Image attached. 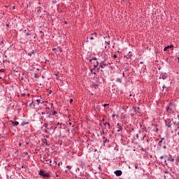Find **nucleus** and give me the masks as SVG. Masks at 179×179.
Instances as JSON below:
<instances>
[{
  "label": "nucleus",
  "mask_w": 179,
  "mask_h": 179,
  "mask_svg": "<svg viewBox=\"0 0 179 179\" xmlns=\"http://www.w3.org/2000/svg\"><path fill=\"white\" fill-rule=\"evenodd\" d=\"M106 66H108V62L103 61L100 63V67L102 68V69H104Z\"/></svg>",
  "instance_id": "obj_1"
},
{
  "label": "nucleus",
  "mask_w": 179,
  "mask_h": 179,
  "mask_svg": "<svg viewBox=\"0 0 179 179\" xmlns=\"http://www.w3.org/2000/svg\"><path fill=\"white\" fill-rule=\"evenodd\" d=\"M39 175L42 176V177H46L47 178H48V177H50V174L44 172V171H40Z\"/></svg>",
  "instance_id": "obj_2"
},
{
  "label": "nucleus",
  "mask_w": 179,
  "mask_h": 179,
  "mask_svg": "<svg viewBox=\"0 0 179 179\" xmlns=\"http://www.w3.org/2000/svg\"><path fill=\"white\" fill-rule=\"evenodd\" d=\"M115 176H117V177H120V176H122V171L117 170L115 171Z\"/></svg>",
  "instance_id": "obj_3"
},
{
  "label": "nucleus",
  "mask_w": 179,
  "mask_h": 179,
  "mask_svg": "<svg viewBox=\"0 0 179 179\" xmlns=\"http://www.w3.org/2000/svg\"><path fill=\"white\" fill-rule=\"evenodd\" d=\"M170 48H173V45H168L166 47H165L164 48V51H167V50L170 49Z\"/></svg>",
  "instance_id": "obj_4"
},
{
  "label": "nucleus",
  "mask_w": 179,
  "mask_h": 179,
  "mask_svg": "<svg viewBox=\"0 0 179 179\" xmlns=\"http://www.w3.org/2000/svg\"><path fill=\"white\" fill-rule=\"evenodd\" d=\"M117 132H120V131H122V127L120 126V123H117Z\"/></svg>",
  "instance_id": "obj_5"
},
{
  "label": "nucleus",
  "mask_w": 179,
  "mask_h": 179,
  "mask_svg": "<svg viewBox=\"0 0 179 179\" xmlns=\"http://www.w3.org/2000/svg\"><path fill=\"white\" fill-rule=\"evenodd\" d=\"M12 124H13V125H15V127H17V125H19V122H13L11 121Z\"/></svg>",
  "instance_id": "obj_6"
},
{
  "label": "nucleus",
  "mask_w": 179,
  "mask_h": 179,
  "mask_svg": "<svg viewBox=\"0 0 179 179\" xmlns=\"http://www.w3.org/2000/svg\"><path fill=\"white\" fill-rule=\"evenodd\" d=\"M168 160L169 162H171L172 163H174V158L171 157V158H169Z\"/></svg>",
  "instance_id": "obj_7"
},
{
  "label": "nucleus",
  "mask_w": 179,
  "mask_h": 179,
  "mask_svg": "<svg viewBox=\"0 0 179 179\" xmlns=\"http://www.w3.org/2000/svg\"><path fill=\"white\" fill-rule=\"evenodd\" d=\"M50 166H57V162L53 161L52 164H50Z\"/></svg>",
  "instance_id": "obj_8"
},
{
  "label": "nucleus",
  "mask_w": 179,
  "mask_h": 179,
  "mask_svg": "<svg viewBox=\"0 0 179 179\" xmlns=\"http://www.w3.org/2000/svg\"><path fill=\"white\" fill-rule=\"evenodd\" d=\"M116 82H117V83H122V81L120 78H117Z\"/></svg>",
  "instance_id": "obj_9"
},
{
  "label": "nucleus",
  "mask_w": 179,
  "mask_h": 179,
  "mask_svg": "<svg viewBox=\"0 0 179 179\" xmlns=\"http://www.w3.org/2000/svg\"><path fill=\"white\" fill-rule=\"evenodd\" d=\"M167 111H171V108L169 106L166 107Z\"/></svg>",
  "instance_id": "obj_10"
},
{
  "label": "nucleus",
  "mask_w": 179,
  "mask_h": 179,
  "mask_svg": "<svg viewBox=\"0 0 179 179\" xmlns=\"http://www.w3.org/2000/svg\"><path fill=\"white\" fill-rule=\"evenodd\" d=\"M104 125H107L108 127H110V123L109 122H105Z\"/></svg>",
  "instance_id": "obj_11"
},
{
  "label": "nucleus",
  "mask_w": 179,
  "mask_h": 179,
  "mask_svg": "<svg viewBox=\"0 0 179 179\" xmlns=\"http://www.w3.org/2000/svg\"><path fill=\"white\" fill-rule=\"evenodd\" d=\"M43 127H45V128H47V127H48V123H44Z\"/></svg>",
  "instance_id": "obj_12"
},
{
  "label": "nucleus",
  "mask_w": 179,
  "mask_h": 179,
  "mask_svg": "<svg viewBox=\"0 0 179 179\" xmlns=\"http://www.w3.org/2000/svg\"><path fill=\"white\" fill-rule=\"evenodd\" d=\"M93 59L94 61H97V58H96V57H93L92 59H90V61L92 62V61H93Z\"/></svg>",
  "instance_id": "obj_13"
},
{
  "label": "nucleus",
  "mask_w": 179,
  "mask_h": 179,
  "mask_svg": "<svg viewBox=\"0 0 179 179\" xmlns=\"http://www.w3.org/2000/svg\"><path fill=\"white\" fill-rule=\"evenodd\" d=\"M31 34H30V33H29V32H27V34H26V36H31Z\"/></svg>",
  "instance_id": "obj_14"
},
{
  "label": "nucleus",
  "mask_w": 179,
  "mask_h": 179,
  "mask_svg": "<svg viewBox=\"0 0 179 179\" xmlns=\"http://www.w3.org/2000/svg\"><path fill=\"white\" fill-rule=\"evenodd\" d=\"M57 50H60V52H62V49H61V48L57 47Z\"/></svg>",
  "instance_id": "obj_15"
},
{
  "label": "nucleus",
  "mask_w": 179,
  "mask_h": 179,
  "mask_svg": "<svg viewBox=\"0 0 179 179\" xmlns=\"http://www.w3.org/2000/svg\"><path fill=\"white\" fill-rule=\"evenodd\" d=\"M139 110H141V108L138 107L136 109V111H138V113H139Z\"/></svg>",
  "instance_id": "obj_16"
},
{
  "label": "nucleus",
  "mask_w": 179,
  "mask_h": 179,
  "mask_svg": "<svg viewBox=\"0 0 179 179\" xmlns=\"http://www.w3.org/2000/svg\"><path fill=\"white\" fill-rule=\"evenodd\" d=\"M36 101H37V103H37L38 105L40 104V101H41L40 99H36Z\"/></svg>",
  "instance_id": "obj_17"
},
{
  "label": "nucleus",
  "mask_w": 179,
  "mask_h": 179,
  "mask_svg": "<svg viewBox=\"0 0 179 179\" xmlns=\"http://www.w3.org/2000/svg\"><path fill=\"white\" fill-rule=\"evenodd\" d=\"M57 113V111H54V112L52 113V115H55Z\"/></svg>",
  "instance_id": "obj_18"
},
{
  "label": "nucleus",
  "mask_w": 179,
  "mask_h": 179,
  "mask_svg": "<svg viewBox=\"0 0 179 179\" xmlns=\"http://www.w3.org/2000/svg\"><path fill=\"white\" fill-rule=\"evenodd\" d=\"M70 103H71V104H72V103H73V99H70Z\"/></svg>",
  "instance_id": "obj_19"
},
{
  "label": "nucleus",
  "mask_w": 179,
  "mask_h": 179,
  "mask_svg": "<svg viewBox=\"0 0 179 179\" xmlns=\"http://www.w3.org/2000/svg\"><path fill=\"white\" fill-rule=\"evenodd\" d=\"M166 127H168V128H171V124H166Z\"/></svg>",
  "instance_id": "obj_20"
},
{
  "label": "nucleus",
  "mask_w": 179,
  "mask_h": 179,
  "mask_svg": "<svg viewBox=\"0 0 179 179\" xmlns=\"http://www.w3.org/2000/svg\"><path fill=\"white\" fill-rule=\"evenodd\" d=\"M90 40H94V37H93V36L90 37Z\"/></svg>",
  "instance_id": "obj_21"
},
{
  "label": "nucleus",
  "mask_w": 179,
  "mask_h": 179,
  "mask_svg": "<svg viewBox=\"0 0 179 179\" xmlns=\"http://www.w3.org/2000/svg\"><path fill=\"white\" fill-rule=\"evenodd\" d=\"M107 106H109V104L105 103V104L103 105V107H107Z\"/></svg>",
  "instance_id": "obj_22"
},
{
  "label": "nucleus",
  "mask_w": 179,
  "mask_h": 179,
  "mask_svg": "<svg viewBox=\"0 0 179 179\" xmlns=\"http://www.w3.org/2000/svg\"><path fill=\"white\" fill-rule=\"evenodd\" d=\"M66 168L69 169V170H71V166H67Z\"/></svg>",
  "instance_id": "obj_23"
},
{
  "label": "nucleus",
  "mask_w": 179,
  "mask_h": 179,
  "mask_svg": "<svg viewBox=\"0 0 179 179\" xmlns=\"http://www.w3.org/2000/svg\"><path fill=\"white\" fill-rule=\"evenodd\" d=\"M97 65H99V63H97L96 65V64L94 65V68H97Z\"/></svg>",
  "instance_id": "obj_24"
},
{
  "label": "nucleus",
  "mask_w": 179,
  "mask_h": 179,
  "mask_svg": "<svg viewBox=\"0 0 179 179\" xmlns=\"http://www.w3.org/2000/svg\"><path fill=\"white\" fill-rule=\"evenodd\" d=\"M163 159H164V157L161 156V157H160V159H161V160H163Z\"/></svg>",
  "instance_id": "obj_25"
},
{
  "label": "nucleus",
  "mask_w": 179,
  "mask_h": 179,
  "mask_svg": "<svg viewBox=\"0 0 179 179\" xmlns=\"http://www.w3.org/2000/svg\"><path fill=\"white\" fill-rule=\"evenodd\" d=\"M76 171H80V169L79 168H77V169H76Z\"/></svg>",
  "instance_id": "obj_26"
},
{
  "label": "nucleus",
  "mask_w": 179,
  "mask_h": 179,
  "mask_svg": "<svg viewBox=\"0 0 179 179\" xmlns=\"http://www.w3.org/2000/svg\"><path fill=\"white\" fill-rule=\"evenodd\" d=\"M0 72H5V70L2 69L0 70Z\"/></svg>",
  "instance_id": "obj_27"
},
{
  "label": "nucleus",
  "mask_w": 179,
  "mask_h": 179,
  "mask_svg": "<svg viewBox=\"0 0 179 179\" xmlns=\"http://www.w3.org/2000/svg\"><path fill=\"white\" fill-rule=\"evenodd\" d=\"M135 169H138V164H136V165H135Z\"/></svg>",
  "instance_id": "obj_28"
},
{
  "label": "nucleus",
  "mask_w": 179,
  "mask_h": 179,
  "mask_svg": "<svg viewBox=\"0 0 179 179\" xmlns=\"http://www.w3.org/2000/svg\"><path fill=\"white\" fill-rule=\"evenodd\" d=\"M122 77H123V78H125V73H122Z\"/></svg>",
  "instance_id": "obj_29"
},
{
  "label": "nucleus",
  "mask_w": 179,
  "mask_h": 179,
  "mask_svg": "<svg viewBox=\"0 0 179 179\" xmlns=\"http://www.w3.org/2000/svg\"><path fill=\"white\" fill-rule=\"evenodd\" d=\"M159 144H160V143H163V141H162V140L159 141Z\"/></svg>",
  "instance_id": "obj_30"
},
{
  "label": "nucleus",
  "mask_w": 179,
  "mask_h": 179,
  "mask_svg": "<svg viewBox=\"0 0 179 179\" xmlns=\"http://www.w3.org/2000/svg\"><path fill=\"white\" fill-rule=\"evenodd\" d=\"M113 58H117V55H113Z\"/></svg>",
  "instance_id": "obj_31"
},
{
  "label": "nucleus",
  "mask_w": 179,
  "mask_h": 179,
  "mask_svg": "<svg viewBox=\"0 0 179 179\" xmlns=\"http://www.w3.org/2000/svg\"><path fill=\"white\" fill-rule=\"evenodd\" d=\"M136 136L137 138H139V134H136Z\"/></svg>",
  "instance_id": "obj_32"
},
{
  "label": "nucleus",
  "mask_w": 179,
  "mask_h": 179,
  "mask_svg": "<svg viewBox=\"0 0 179 179\" xmlns=\"http://www.w3.org/2000/svg\"><path fill=\"white\" fill-rule=\"evenodd\" d=\"M44 114H45V113H44V112H42V113H41V115H44Z\"/></svg>",
  "instance_id": "obj_33"
},
{
  "label": "nucleus",
  "mask_w": 179,
  "mask_h": 179,
  "mask_svg": "<svg viewBox=\"0 0 179 179\" xmlns=\"http://www.w3.org/2000/svg\"><path fill=\"white\" fill-rule=\"evenodd\" d=\"M22 96H26V94H22Z\"/></svg>",
  "instance_id": "obj_34"
},
{
  "label": "nucleus",
  "mask_w": 179,
  "mask_h": 179,
  "mask_svg": "<svg viewBox=\"0 0 179 179\" xmlns=\"http://www.w3.org/2000/svg\"><path fill=\"white\" fill-rule=\"evenodd\" d=\"M108 65H111V63H110V62H108Z\"/></svg>",
  "instance_id": "obj_35"
},
{
  "label": "nucleus",
  "mask_w": 179,
  "mask_h": 179,
  "mask_svg": "<svg viewBox=\"0 0 179 179\" xmlns=\"http://www.w3.org/2000/svg\"><path fill=\"white\" fill-rule=\"evenodd\" d=\"M93 71H94V69H91V72H92V73H93Z\"/></svg>",
  "instance_id": "obj_36"
},
{
  "label": "nucleus",
  "mask_w": 179,
  "mask_h": 179,
  "mask_svg": "<svg viewBox=\"0 0 179 179\" xmlns=\"http://www.w3.org/2000/svg\"><path fill=\"white\" fill-rule=\"evenodd\" d=\"M164 163H165V164H167V161L165 160Z\"/></svg>",
  "instance_id": "obj_37"
},
{
  "label": "nucleus",
  "mask_w": 179,
  "mask_h": 179,
  "mask_svg": "<svg viewBox=\"0 0 179 179\" xmlns=\"http://www.w3.org/2000/svg\"><path fill=\"white\" fill-rule=\"evenodd\" d=\"M159 131V129H156V132H157Z\"/></svg>",
  "instance_id": "obj_38"
},
{
  "label": "nucleus",
  "mask_w": 179,
  "mask_h": 179,
  "mask_svg": "<svg viewBox=\"0 0 179 179\" xmlns=\"http://www.w3.org/2000/svg\"><path fill=\"white\" fill-rule=\"evenodd\" d=\"M50 163H52V160L50 159Z\"/></svg>",
  "instance_id": "obj_39"
},
{
  "label": "nucleus",
  "mask_w": 179,
  "mask_h": 179,
  "mask_svg": "<svg viewBox=\"0 0 179 179\" xmlns=\"http://www.w3.org/2000/svg\"><path fill=\"white\" fill-rule=\"evenodd\" d=\"M58 166H61V163L59 162Z\"/></svg>",
  "instance_id": "obj_40"
},
{
  "label": "nucleus",
  "mask_w": 179,
  "mask_h": 179,
  "mask_svg": "<svg viewBox=\"0 0 179 179\" xmlns=\"http://www.w3.org/2000/svg\"><path fill=\"white\" fill-rule=\"evenodd\" d=\"M31 104H33V102H31V103L29 104V106H31Z\"/></svg>",
  "instance_id": "obj_41"
},
{
  "label": "nucleus",
  "mask_w": 179,
  "mask_h": 179,
  "mask_svg": "<svg viewBox=\"0 0 179 179\" xmlns=\"http://www.w3.org/2000/svg\"><path fill=\"white\" fill-rule=\"evenodd\" d=\"M161 141H164V138H162V140H161Z\"/></svg>",
  "instance_id": "obj_42"
},
{
  "label": "nucleus",
  "mask_w": 179,
  "mask_h": 179,
  "mask_svg": "<svg viewBox=\"0 0 179 179\" xmlns=\"http://www.w3.org/2000/svg\"><path fill=\"white\" fill-rule=\"evenodd\" d=\"M113 117H115V115H113Z\"/></svg>",
  "instance_id": "obj_43"
},
{
  "label": "nucleus",
  "mask_w": 179,
  "mask_h": 179,
  "mask_svg": "<svg viewBox=\"0 0 179 179\" xmlns=\"http://www.w3.org/2000/svg\"><path fill=\"white\" fill-rule=\"evenodd\" d=\"M36 76H37V74H35V78H36Z\"/></svg>",
  "instance_id": "obj_44"
},
{
  "label": "nucleus",
  "mask_w": 179,
  "mask_h": 179,
  "mask_svg": "<svg viewBox=\"0 0 179 179\" xmlns=\"http://www.w3.org/2000/svg\"><path fill=\"white\" fill-rule=\"evenodd\" d=\"M57 125H59V122L57 123Z\"/></svg>",
  "instance_id": "obj_45"
},
{
  "label": "nucleus",
  "mask_w": 179,
  "mask_h": 179,
  "mask_svg": "<svg viewBox=\"0 0 179 179\" xmlns=\"http://www.w3.org/2000/svg\"><path fill=\"white\" fill-rule=\"evenodd\" d=\"M164 149H166V146L164 147Z\"/></svg>",
  "instance_id": "obj_46"
},
{
  "label": "nucleus",
  "mask_w": 179,
  "mask_h": 179,
  "mask_svg": "<svg viewBox=\"0 0 179 179\" xmlns=\"http://www.w3.org/2000/svg\"><path fill=\"white\" fill-rule=\"evenodd\" d=\"M52 91H51L50 92V94H51V92H52Z\"/></svg>",
  "instance_id": "obj_47"
},
{
  "label": "nucleus",
  "mask_w": 179,
  "mask_h": 179,
  "mask_svg": "<svg viewBox=\"0 0 179 179\" xmlns=\"http://www.w3.org/2000/svg\"><path fill=\"white\" fill-rule=\"evenodd\" d=\"M44 103V101H42V104Z\"/></svg>",
  "instance_id": "obj_48"
},
{
  "label": "nucleus",
  "mask_w": 179,
  "mask_h": 179,
  "mask_svg": "<svg viewBox=\"0 0 179 179\" xmlns=\"http://www.w3.org/2000/svg\"><path fill=\"white\" fill-rule=\"evenodd\" d=\"M13 9H15V6H13Z\"/></svg>",
  "instance_id": "obj_49"
},
{
  "label": "nucleus",
  "mask_w": 179,
  "mask_h": 179,
  "mask_svg": "<svg viewBox=\"0 0 179 179\" xmlns=\"http://www.w3.org/2000/svg\"><path fill=\"white\" fill-rule=\"evenodd\" d=\"M163 89H164V85L163 86Z\"/></svg>",
  "instance_id": "obj_50"
},
{
  "label": "nucleus",
  "mask_w": 179,
  "mask_h": 179,
  "mask_svg": "<svg viewBox=\"0 0 179 179\" xmlns=\"http://www.w3.org/2000/svg\"><path fill=\"white\" fill-rule=\"evenodd\" d=\"M66 23H67V22H65V24H66Z\"/></svg>",
  "instance_id": "obj_51"
},
{
  "label": "nucleus",
  "mask_w": 179,
  "mask_h": 179,
  "mask_svg": "<svg viewBox=\"0 0 179 179\" xmlns=\"http://www.w3.org/2000/svg\"><path fill=\"white\" fill-rule=\"evenodd\" d=\"M139 134H141V131H139Z\"/></svg>",
  "instance_id": "obj_52"
},
{
  "label": "nucleus",
  "mask_w": 179,
  "mask_h": 179,
  "mask_svg": "<svg viewBox=\"0 0 179 179\" xmlns=\"http://www.w3.org/2000/svg\"><path fill=\"white\" fill-rule=\"evenodd\" d=\"M96 34L95 33L94 35L96 36Z\"/></svg>",
  "instance_id": "obj_53"
},
{
  "label": "nucleus",
  "mask_w": 179,
  "mask_h": 179,
  "mask_svg": "<svg viewBox=\"0 0 179 179\" xmlns=\"http://www.w3.org/2000/svg\"><path fill=\"white\" fill-rule=\"evenodd\" d=\"M55 50V49H53V51Z\"/></svg>",
  "instance_id": "obj_54"
},
{
  "label": "nucleus",
  "mask_w": 179,
  "mask_h": 179,
  "mask_svg": "<svg viewBox=\"0 0 179 179\" xmlns=\"http://www.w3.org/2000/svg\"><path fill=\"white\" fill-rule=\"evenodd\" d=\"M178 61H179V57L178 58Z\"/></svg>",
  "instance_id": "obj_55"
},
{
  "label": "nucleus",
  "mask_w": 179,
  "mask_h": 179,
  "mask_svg": "<svg viewBox=\"0 0 179 179\" xmlns=\"http://www.w3.org/2000/svg\"><path fill=\"white\" fill-rule=\"evenodd\" d=\"M178 135H179V132L178 133Z\"/></svg>",
  "instance_id": "obj_56"
},
{
  "label": "nucleus",
  "mask_w": 179,
  "mask_h": 179,
  "mask_svg": "<svg viewBox=\"0 0 179 179\" xmlns=\"http://www.w3.org/2000/svg\"><path fill=\"white\" fill-rule=\"evenodd\" d=\"M46 145H48V144L47 143V142H46Z\"/></svg>",
  "instance_id": "obj_57"
},
{
  "label": "nucleus",
  "mask_w": 179,
  "mask_h": 179,
  "mask_svg": "<svg viewBox=\"0 0 179 179\" xmlns=\"http://www.w3.org/2000/svg\"><path fill=\"white\" fill-rule=\"evenodd\" d=\"M70 124V125L71 124V123H69Z\"/></svg>",
  "instance_id": "obj_58"
},
{
  "label": "nucleus",
  "mask_w": 179,
  "mask_h": 179,
  "mask_svg": "<svg viewBox=\"0 0 179 179\" xmlns=\"http://www.w3.org/2000/svg\"><path fill=\"white\" fill-rule=\"evenodd\" d=\"M163 79H164V77L163 78Z\"/></svg>",
  "instance_id": "obj_59"
},
{
  "label": "nucleus",
  "mask_w": 179,
  "mask_h": 179,
  "mask_svg": "<svg viewBox=\"0 0 179 179\" xmlns=\"http://www.w3.org/2000/svg\"><path fill=\"white\" fill-rule=\"evenodd\" d=\"M163 79H164V77L163 78Z\"/></svg>",
  "instance_id": "obj_60"
},
{
  "label": "nucleus",
  "mask_w": 179,
  "mask_h": 179,
  "mask_svg": "<svg viewBox=\"0 0 179 179\" xmlns=\"http://www.w3.org/2000/svg\"><path fill=\"white\" fill-rule=\"evenodd\" d=\"M102 179H104V178H102Z\"/></svg>",
  "instance_id": "obj_61"
}]
</instances>
